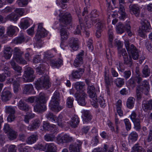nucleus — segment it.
Masks as SVG:
<instances>
[{"mask_svg": "<svg viewBox=\"0 0 152 152\" xmlns=\"http://www.w3.org/2000/svg\"><path fill=\"white\" fill-rule=\"evenodd\" d=\"M16 133L15 131L13 130L10 131L9 133L8 136L10 140H12L15 139L16 137Z\"/></svg>", "mask_w": 152, "mask_h": 152, "instance_id": "nucleus-57", "label": "nucleus"}, {"mask_svg": "<svg viewBox=\"0 0 152 152\" xmlns=\"http://www.w3.org/2000/svg\"><path fill=\"white\" fill-rule=\"evenodd\" d=\"M114 147L112 145L110 146L105 144L102 148L103 152H113Z\"/></svg>", "mask_w": 152, "mask_h": 152, "instance_id": "nucleus-40", "label": "nucleus"}, {"mask_svg": "<svg viewBox=\"0 0 152 152\" xmlns=\"http://www.w3.org/2000/svg\"><path fill=\"white\" fill-rule=\"evenodd\" d=\"M24 41V37L23 35H22L20 37L15 39L13 42L14 44H18L21 43Z\"/></svg>", "mask_w": 152, "mask_h": 152, "instance_id": "nucleus-53", "label": "nucleus"}, {"mask_svg": "<svg viewBox=\"0 0 152 152\" xmlns=\"http://www.w3.org/2000/svg\"><path fill=\"white\" fill-rule=\"evenodd\" d=\"M51 63L52 66L54 68H58L62 64V60L58 59L56 61L54 60L50 61Z\"/></svg>", "mask_w": 152, "mask_h": 152, "instance_id": "nucleus-41", "label": "nucleus"}, {"mask_svg": "<svg viewBox=\"0 0 152 152\" xmlns=\"http://www.w3.org/2000/svg\"><path fill=\"white\" fill-rule=\"evenodd\" d=\"M74 99L73 98L69 97L66 100V106L68 108H71L73 107V102Z\"/></svg>", "mask_w": 152, "mask_h": 152, "instance_id": "nucleus-47", "label": "nucleus"}, {"mask_svg": "<svg viewBox=\"0 0 152 152\" xmlns=\"http://www.w3.org/2000/svg\"><path fill=\"white\" fill-rule=\"evenodd\" d=\"M115 83L117 86L118 87H121L124 83V80L121 78L116 79L115 81Z\"/></svg>", "mask_w": 152, "mask_h": 152, "instance_id": "nucleus-52", "label": "nucleus"}, {"mask_svg": "<svg viewBox=\"0 0 152 152\" xmlns=\"http://www.w3.org/2000/svg\"><path fill=\"white\" fill-rule=\"evenodd\" d=\"M17 81L15 83H14L13 85V90L15 93H17L20 90V88L19 84V82L21 80V78L20 77H18L16 78Z\"/></svg>", "mask_w": 152, "mask_h": 152, "instance_id": "nucleus-35", "label": "nucleus"}, {"mask_svg": "<svg viewBox=\"0 0 152 152\" xmlns=\"http://www.w3.org/2000/svg\"><path fill=\"white\" fill-rule=\"evenodd\" d=\"M108 43L110 47L113 46L112 43L113 40V34L112 31L113 27L112 26H108Z\"/></svg>", "mask_w": 152, "mask_h": 152, "instance_id": "nucleus-21", "label": "nucleus"}, {"mask_svg": "<svg viewBox=\"0 0 152 152\" xmlns=\"http://www.w3.org/2000/svg\"><path fill=\"white\" fill-rule=\"evenodd\" d=\"M129 54H131V56L132 58L135 60L137 59L139 56V54L138 52V51L135 48V49H132L131 50L130 52H128Z\"/></svg>", "mask_w": 152, "mask_h": 152, "instance_id": "nucleus-38", "label": "nucleus"}, {"mask_svg": "<svg viewBox=\"0 0 152 152\" xmlns=\"http://www.w3.org/2000/svg\"><path fill=\"white\" fill-rule=\"evenodd\" d=\"M43 127L45 130H51L54 132L56 130V125H50L49 124L46 122H44L43 123Z\"/></svg>", "mask_w": 152, "mask_h": 152, "instance_id": "nucleus-26", "label": "nucleus"}, {"mask_svg": "<svg viewBox=\"0 0 152 152\" xmlns=\"http://www.w3.org/2000/svg\"><path fill=\"white\" fill-rule=\"evenodd\" d=\"M6 18L10 20H12L14 22H16L18 19V16L17 15H16L14 13H12L7 16Z\"/></svg>", "mask_w": 152, "mask_h": 152, "instance_id": "nucleus-50", "label": "nucleus"}, {"mask_svg": "<svg viewBox=\"0 0 152 152\" xmlns=\"http://www.w3.org/2000/svg\"><path fill=\"white\" fill-rule=\"evenodd\" d=\"M141 92H143L142 88L140 87L138 88L137 90V96L138 99H140L141 98L142 96Z\"/></svg>", "mask_w": 152, "mask_h": 152, "instance_id": "nucleus-60", "label": "nucleus"}, {"mask_svg": "<svg viewBox=\"0 0 152 152\" xmlns=\"http://www.w3.org/2000/svg\"><path fill=\"white\" fill-rule=\"evenodd\" d=\"M15 13L18 17L19 15L22 16L23 15L24 12L23 9L22 8H18L16 9L15 11Z\"/></svg>", "mask_w": 152, "mask_h": 152, "instance_id": "nucleus-64", "label": "nucleus"}, {"mask_svg": "<svg viewBox=\"0 0 152 152\" xmlns=\"http://www.w3.org/2000/svg\"><path fill=\"white\" fill-rule=\"evenodd\" d=\"M138 134L135 132H132L129 134L128 140L129 142H134L137 140Z\"/></svg>", "mask_w": 152, "mask_h": 152, "instance_id": "nucleus-34", "label": "nucleus"}, {"mask_svg": "<svg viewBox=\"0 0 152 152\" xmlns=\"http://www.w3.org/2000/svg\"><path fill=\"white\" fill-rule=\"evenodd\" d=\"M51 56L49 54V53L48 52L45 53L44 55V61L47 63V61L50 60Z\"/></svg>", "mask_w": 152, "mask_h": 152, "instance_id": "nucleus-63", "label": "nucleus"}, {"mask_svg": "<svg viewBox=\"0 0 152 152\" xmlns=\"http://www.w3.org/2000/svg\"><path fill=\"white\" fill-rule=\"evenodd\" d=\"M17 3L19 6L22 7L26 5L28 2L27 0H17Z\"/></svg>", "mask_w": 152, "mask_h": 152, "instance_id": "nucleus-56", "label": "nucleus"}, {"mask_svg": "<svg viewBox=\"0 0 152 152\" xmlns=\"http://www.w3.org/2000/svg\"><path fill=\"white\" fill-rule=\"evenodd\" d=\"M57 140L59 143H63L71 142L73 140V139L69 135L66 134L63 135H59Z\"/></svg>", "mask_w": 152, "mask_h": 152, "instance_id": "nucleus-12", "label": "nucleus"}, {"mask_svg": "<svg viewBox=\"0 0 152 152\" xmlns=\"http://www.w3.org/2000/svg\"><path fill=\"white\" fill-rule=\"evenodd\" d=\"M126 30V31L128 35L129 36H131L133 34V32L131 30V26L129 22H127L125 24Z\"/></svg>", "mask_w": 152, "mask_h": 152, "instance_id": "nucleus-51", "label": "nucleus"}, {"mask_svg": "<svg viewBox=\"0 0 152 152\" xmlns=\"http://www.w3.org/2000/svg\"><path fill=\"white\" fill-rule=\"evenodd\" d=\"M60 12V14H59L60 20L66 25L69 24L72 20L71 15L68 12L65 13L64 14L61 13V12Z\"/></svg>", "mask_w": 152, "mask_h": 152, "instance_id": "nucleus-10", "label": "nucleus"}, {"mask_svg": "<svg viewBox=\"0 0 152 152\" xmlns=\"http://www.w3.org/2000/svg\"><path fill=\"white\" fill-rule=\"evenodd\" d=\"M142 76L144 77H147L150 75V71L148 66L145 65L142 70Z\"/></svg>", "mask_w": 152, "mask_h": 152, "instance_id": "nucleus-49", "label": "nucleus"}, {"mask_svg": "<svg viewBox=\"0 0 152 152\" xmlns=\"http://www.w3.org/2000/svg\"><path fill=\"white\" fill-rule=\"evenodd\" d=\"M63 116L61 115H60L57 118H55V122H56L58 125L61 127H63L64 125V121L62 120Z\"/></svg>", "mask_w": 152, "mask_h": 152, "instance_id": "nucleus-42", "label": "nucleus"}, {"mask_svg": "<svg viewBox=\"0 0 152 152\" xmlns=\"http://www.w3.org/2000/svg\"><path fill=\"white\" fill-rule=\"evenodd\" d=\"M124 44L128 52H130L131 50H132V49L134 50V49L135 48V47L132 44L129 46V42L128 40L126 39L125 40Z\"/></svg>", "mask_w": 152, "mask_h": 152, "instance_id": "nucleus-48", "label": "nucleus"}, {"mask_svg": "<svg viewBox=\"0 0 152 152\" xmlns=\"http://www.w3.org/2000/svg\"><path fill=\"white\" fill-rule=\"evenodd\" d=\"M69 34L66 30L64 28L61 29L60 31V35L61 40V45L62 44L63 42L66 40L69 37Z\"/></svg>", "mask_w": 152, "mask_h": 152, "instance_id": "nucleus-25", "label": "nucleus"}, {"mask_svg": "<svg viewBox=\"0 0 152 152\" xmlns=\"http://www.w3.org/2000/svg\"><path fill=\"white\" fill-rule=\"evenodd\" d=\"M20 27L24 29H26L29 26L28 21L27 20H25L24 21L22 22L20 24Z\"/></svg>", "mask_w": 152, "mask_h": 152, "instance_id": "nucleus-54", "label": "nucleus"}, {"mask_svg": "<svg viewBox=\"0 0 152 152\" xmlns=\"http://www.w3.org/2000/svg\"><path fill=\"white\" fill-rule=\"evenodd\" d=\"M84 84L82 82H77L75 85V87L77 91L75 96L79 104L84 106L86 104L85 98L87 95L84 91Z\"/></svg>", "mask_w": 152, "mask_h": 152, "instance_id": "nucleus-2", "label": "nucleus"}, {"mask_svg": "<svg viewBox=\"0 0 152 152\" xmlns=\"http://www.w3.org/2000/svg\"><path fill=\"white\" fill-rule=\"evenodd\" d=\"M81 113H82V117L84 121L88 122L91 120L92 117L89 111L84 110H82Z\"/></svg>", "mask_w": 152, "mask_h": 152, "instance_id": "nucleus-22", "label": "nucleus"}, {"mask_svg": "<svg viewBox=\"0 0 152 152\" xmlns=\"http://www.w3.org/2000/svg\"><path fill=\"white\" fill-rule=\"evenodd\" d=\"M115 44L117 47L118 53L121 56V55H124L126 54V51L124 48H123L122 42L117 39L115 40Z\"/></svg>", "mask_w": 152, "mask_h": 152, "instance_id": "nucleus-14", "label": "nucleus"}, {"mask_svg": "<svg viewBox=\"0 0 152 152\" xmlns=\"http://www.w3.org/2000/svg\"><path fill=\"white\" fill-rule=\"evenodd\" d=\"M105 26V24L103 22L98 23L96 25V29L101 30Z\"/></svg>", "mask_w": 152, "mask_h": 152, "instance_id": "nucleus-61", "label": "nucleus"}, {"mask_svg": "<svg viewBox=\"0 0 152 152\" xmlns=\"http://www.w3.org/2000/svg\"><path fill=\"white\" fill-rule=\"evenodd\" d=\"M121 55L123 57L124 63L126 64L129 65L130 66H131L132 64V60L131 58L129 57V58L127 56V54L126 53L124 55Z\"/></svg>", "mask_w": 152, "mask_h": 152, "instance_id": "nucleus-46", "label": "nucleus"}, {"mask_svg": "<svg viewBox=\"0 0 152 152\" xmlns=\"http://www.w3.org/2000/svg\"><path fill=\"white\" fill-rule=\"evenodd\" d=\"M12 96L11 92L8 90L4 89L1 94V99L3 102L9 100Z\"/></svg>", "mask_w": 152, "mask_h": 152, "instance_id": "nucleus-16", "label": "nucleus"}, {"mask_svg": "<svg viewBox=\"0 0 152 152\" xmlns=\"http://www.w3.org/2000/svg\"><path fill=\"white\" fill-rule=\"evenodd\" d=\"M141 26L138 30V34L142 37L145 36V33L150 31L151 27L150 23L146 20L142 19L141 21Z\"/></svg>", "mask_w": 152, "mask_h": 152, "instance_id": "nucleus-7", "label": "nucleus"}, {"mask_svg": "<svg viewBox=\"0 0 152 152\" xmlns=\"http://www.w3.org/2000/svg\"><path fill=\"white\" fill-rule=\"evenodd\" d=\"M47 34V31L42 28V25L39 24L38 26L37 32L35 36V38L38 40V38L41 39L45 36Z\"/></svg>", "mask_w": 152, "mask_h": 152, "instance_id": "nucleus-13", "label": "nucleus"}, {"mask_svg": "<svg viewBox=\"0 0 152 152\" xmlns=\"http://www.w3.org/2000/svg\"><path fill=\"white\" fill-rule=\"evenodd\" d=\"M33 89L32 85L28 84L24 85L23 89V93L24 94H28L31 93Z\"/></svg>", "mask_w": 152, "mask_h": 152, "instance_id": "nucleus-28", "label": "nucleus"}, {"mask_svg": "<svg viewBox=\"0 0 152 152\" xmlns=\"http://www.w3.org/2000/svg\"><path fill=\"white\" fill-rule=\"evenodd\" d=\"M41 122L38 119H35L33 121L31 125H29L27 127L28 130L30 131L34 130L39 128Z\"/></svg>", "mask_w": 152, "mask_h": 152, "instance_id": "nucleus-20", "label": "nucleus"}, {"mask_svg": "<svg viewBox=\"0 0 152 152\" xmlns=\"http://www.w3.org/2000/svg\"><path fill=\"white\" fill-rule=\"evenodd\" d=\"M85 22L86 25V26L88 28L90 27L93 24L92 21H91V18H87L85 19Z\"/></svg>", "mask_w": 152, "mask_h": 152, "instance_id": "nucleus-62", "label": "nucleus"}, {"mask_svg": "<svg viewBox=\"0 0 152 152\" xmlns=\"http://www.w3.org/2000/svg\"><path fill=\"white\" fill-rule=\"evenodd\" d=\"M23 53L18 48H15L14 49V53L13 56V59L10 62V64L12 68L17 72L18 73V76L21 75L20 73L22 70L21 67L17 65L14 61L15 60L17 62L21 64H26V62L22 57V55Z\"/></svg>", "mask_w": 152, "mask_h": 152, "instance_id": "nucleus-1", "label": "nucleus"}, {"mask_svg": "<svg viewBox=\"0 0 152 152\" xmlns=\"http://www.w3.org/2000/svg\"><path fill=\"white\" fill-rule=\"evenodd\" d=\"M135 99L133 97H130L127 99L126 102V106L129 109L132 108L134 105Z\"/></svg>", "mask_w": 152, "mask_h": 152, "instance_id": "nucleus-36", "label": "nucleus"}, {"mask_svg": "<svg viewBox=\"0 0 152 152\" xmlns=\"http://www.w3.org/2000/svg\"><path fill=\"white\" fill-rule=\"evenodd\" d=\"M83 55V53L82 52L77 55L73 64L74 66L75 67L80 66L83 64L82 56Z\"/></svg>", "mask_w": 152, "mask_h": 152, "instance_id": "nucleus-17", "label": "nucleus"}, {"mask_svg": "<svg viewBox=\"0 0 152 152\" xmlns=\"http://www.w3.org/2000/svg\"><path fill=\"white\" fill-rule=\"evenodd\" d=\"M84 71V69H81L78 71H73L72 73V76L74 78L79 79L82 76Z\"/></svg>", "mask_w": 152, "mask_h": 152, "instance_id": "nucleus-33", "label": "nucleus"}, {"mask_svg": "<svg viewBox=\"0 0 152 152\" xmlns=\"http://www.w3.org/2000/svg\"><path fill=\"white\" fill-rule=\"evenodd\" d=\"M60 102L59 93L56 92L54 93L50 103L51 109L55 112H58L61 110L63 107L59 105Z\"/></svg>", "mask_w": 152, "mask_h": 152, "instance_id": "nucleus-4", "label": "nucleus"}, {"mask_svg": "<svg viewBox=\"0 0 152 152\" xmlns=\"http://www.w3.org/2000/svg\"><path fill=\"white\" fill-rule=\"evenodd\" d=\"M120 4L119 13L120 15L119 17L121 19H124L126 15V13L124 7L121 4H124V0H118Z\"/></svg>", "mask_w": 152, "mask_h": 152, "instance_id": "nucleus-19", "label": "nucleus"}, {"mask_svg": "<svg viewBox=\"0 0 152 152\" xmlns=\"http://www.w3.org/2000/svg\"><path fill=\"white\" fill-rule=\"evenodd\" d=\"M79 42L77 38H72L70 39L69 42V45L74 50H77L79 47Z\"/></svg>", "mask_w": 152, "mask_h": 152, "instance_id": "nucleus-18", "label": "nucleus"}, {"mask_svg": "<svg viewBox=\"0 0 152 152\" xmlns=\"http://www.w3.org/2000/svg\"><path fill=\"white\" fill-rule=\"evenodd\" d=\"M55 136L52 134H46L44 136V139L47 141H53L55 139Z\"/></svg>", "mask_w": 152, "mask_h": 152, "instance_id": "nucleus-55", "label": "nucleus"}, {"mask_svg": "<svg viewBox=\"0 0 152 152\" xmlns=\"http://www.w3.org/2000/svg\"><path fill=\"white\" fill-rule=\"evenodd\" d=\"M48 97L43 93H40L38 99H36V104L34 106L35 111L40 112L44 111L46 110L45 103L46 102Z\"/></svg>", "mask_w": 152, "mask_h": 152, "instance_id": "nucleus-3", "label": "nucleus"}, {"mask_svg": "<svg viewBox=\"0 0 152 152\" xmlns=\"http://www.w3.org/2000/svg\"><path fill=\"white\" fill-rule=\"evenodd\" d=\"M5 112L9 114L7 118L8 121L11 122L14 120L15 118L14 115L15 110L14 107L11 106H6Z\"/></svg>", "mask_w": 152, "mask_h": 152, "instance_id": "nucleus-11", "label": "nucleus"}, {"mask_svg": "<svg viewBox=\"0 0 152 152\" xmlns=\"http://www.w3.org/2000/svg\"><path fill=\"white\" fill-rule=\"evenodd\" d=\"M87 93L91 98L90 100L91 104L95 108L98 106L97 96L96 94L95 88L92 85H89L87 88Z\"/></svg>", "mask_w": 152, "mask_h": 152, "instance_id": "nucleus-6", "label": "nucleus"}, {"mask_svg": "<svg viewBox=\"0 0 152 152\" xmlns=\"http://www.w3.org/2000/svg\"><path fill=\"white\" fill-rule=\"evenodd\" d=\"M81 142L79 144L75 143L70 145L69 149L70 152H80V146L81 144Z\"/></svg>", "mask_w": 152, "mask_h": 152, "instance_id": "nucleus-27", "label": "nucleus"}, {"mask_svg": "<svg viewBox=\"0 0 152 152\" xmlns=\"http://www.w3.org/2000/svg\"><path fill=\"white\" fill-rule=\"evenodd\" d=\"M135 77H132L128 81L127 83L129 86L132 88L135 86Z\"/></svg>", "mask_w": 152, "mask_h": 152, "instance_id": "nucleus-59", "label": "nucleus"}, {"mask_svg": "<svg viewBox=\"0 0 152 152\" xmlns=\"http://www.w3.org/2000/svg\"><path fill=\"white\" fill-rule=\"evenodd\" d=\"M115 29L118 34H122L124 32L125 29L126 30L125 25H124L121 23H119L116 26Z\"/></svg>", "mask_w": 152, "mask_h": 152, "instance_id": "nucleus-30", "label": "nucleus"}, {"mask_svg": "<svg viewBox=\"0 0 152 152\" xmlns=\"http://www.w3.org/2000/svg\"><path fill=\"white\" fill-rule=\"evenodd\" d=\"M18 108L21 110L27 111L28 110L29 108L25 103H24L22 100H20L18 105Z\"/></svg>", "mask_w": 152, "mask_h": 152, "instance_id": "nucleus-39", "label": "nucleus"}, {"mask_svg": "<svg viewBox=\"0 0 152 152\" xmlns=\"http://www.w3.org/2000/svg\"><path fill=\"white\" fill-rule=\"evenodd\" d=\"M130 118L134 123V127L136 130H138L140 128V123L143 118L142 116L139 115L137 116L136 112L135 111H132L130 116Z\"/></svg>", "mask_w": 152, "mask_h": 152, "instance_id": "nucleus-8", "label": "nucleus"}, {"mask_svg": "<svg viewBox=\"0 0 152 152\" xmlns=\"http://www.w3.org/2000/svg\"><path fill=\"white\" fill-rule=\"evenodd\" d=\"M4 56L6 59L10 58L12 55L11 48L9 47H5L4 50Z\"/></svg>", "mask_w": 152, "mask_h": 152, "instance_id": "nucleus-31", "label": "nucleus"}, {"mask_svg": "<svg viewBox=\"0 0 152 152\" xmlns=\"http://www.w3.org/2000/svg\"><path fill=\"white\" fill-rule=\"evenodd\" d=\"M18 31V28L17 27L11 25L8 28L7 33L10 36H11L13 35L16 31Z\"/></svg>", "mask_w": 152, "mask_h": 152, "instance_id": "nucleus-29", "label": "nucleus"}, {"mask_svg": "<svg viewBox=\"0 0 152 152\" xmlns=\"http://www.w3.org/2000/svg\"><path fill=\"white\" fill-rule=\"evenodd\" d=\"M104 82L106 87L107 88H108L110 85L111 81L109 77V73L108 71L106 70L104 72Z\"/></svg>", "mask_w": 152, "mask_h": 152, "instance_id": "nucleus-37", "label": "nucleus"}, {"mask_svg": "<svg viewBox=\"0 0 152 152\" xmlns=\"http://www.w3.org/2000/svg\"><path fill=\"white\" fill-rule=\"evenodd\" d=\"M142 107L145 111L152 110V100H149L146 103H143Z\"/></svg>", "mask_w": 152, "mask_h": 152, "instance_id": "nucleus-43", "label": "nucleus"}, {"mask_svg": "<svg viewBox=\"0 0 152 152\" xmlns=\"http://www.w3.org/2000/svg\"><path fill=\"white\" fill-rule=\"evenodd\" d=\"M46 151L48 152H56V147L53 143H50L45 145Z\"/></svg>", "mask_w": 152, "mask_h": 152, "instance_id": "nucleus-32", "label": "nucleus"}, {"mask_svg": "<svg viewBox=\"0 0 152 152\" xmlns=\"http://www.w3.org/2000/svg\"><path fill=\"white\" fill-rule=\"evenodd\" d=\"M131 152H146V151L142 147L136 144L132 147Z\"/></svg>", "mask_w": 152, "mask_h": 152, "instance_id": "nucleus-45", "label": "nucleus"}, {"mask_svg": "<svg viewBox=\"0 0 152 152\" xmlns=\"http://www.w3.org/2000/svg\"><path fill=\"white\" fill-rule=\"evenodd\" d=\"M37 139V137L36 135H32L28 138L27 142L28 143L31 144L34 143Z\"/></svg>", "mask_w": 152, "mask_h": 152, "instance_id": "nucleus-44", "label": "nucleus"}, {"mask_svg": "<svg viewBox=\"0 0 152 152\" xmlns=\"http://www.w3.org/2000/svg\"><path fill=\"white\" fill-rule=\"evenodd\" d=\"M34 72L31 68H28L25 72L23 78V81L25 82H30L32 81L35 78L34 75Z\"/></svg>", "mask_w": 152, "mask_h": 152, "instance_id": "nucleus-9", "label": "nucleus"}, {"mask_svg": "<svg viewBox=\"0 0 152 152\" xmlns=\"http://www.w3.org/2000/svg\"><path fill=\"white\" fill-rule=\"evenodd\" d=\"M129 11L131 13L138 16L140 12V9L139 6L136 4L130 5L129 7Z\"/></svg>", "mask_w": 152, "mask_h": 152, "instance_id": "nucleus-15", "label": "nucleus"}, {"mask_svg": "<svg viewBox=\"0 0 152 152\" xmlns=\"http://www.w3.org/2000/svg\"><path fill=\"white\" fill-rule=\"evenodd\" d=\"M46 117L52 122L55 121V118H56V116L53 115V113H49L46 115Z\"/></svg>", "mask_w": 152, "mask_h": 152, "instance_id": "nucleus-58", "label": "nucleus"}, {"mask_svg": "<svg viewBox=\"0 0 152 152\" xmlns=\"http://www.w3.org/2000/svg\"><path fill=\"white\" fill-rule=\"evenodd\" d=\"M79 119L77 115H74L71 118L69 121V124L72 127L75 128L79 123Z\"/></svg>", "mask_w": 152, "mask_h": 152, "instance_id": "nucleus-24", "label": "nucleus"}, {"mask_svg": "<svg viewBox=\"0 0 152 152\" xmlns=\"http://www.w3.org/2000/svg\"><path fill=\"white\" fill-rule=\"evenodd\" d=\"M50 86L49 77L47 75L41 77L36 82L35 87L38 90H39L42 88L48 89Z\"/></svg>", "mask_w": 152, "mask_h": 152, "instance_id": "nucleus-5", "label": "nucleus"}, {"mask_svg": "<svg viewBox=\"0 0 152 152\" xmlns=\"http://www.w3.org/2000/svg\"><path fill=\"white\" fill-rule=\"evenodd\" d=\"M142 86L143 88V93L146 95H148L150 90V86L148 82L146 80L143 81Z\"/></svg>", "mask_w": 152, "mask_h": 152, "instance_id": "nucleus-23", "label": "nucleus"}]
</instances>
